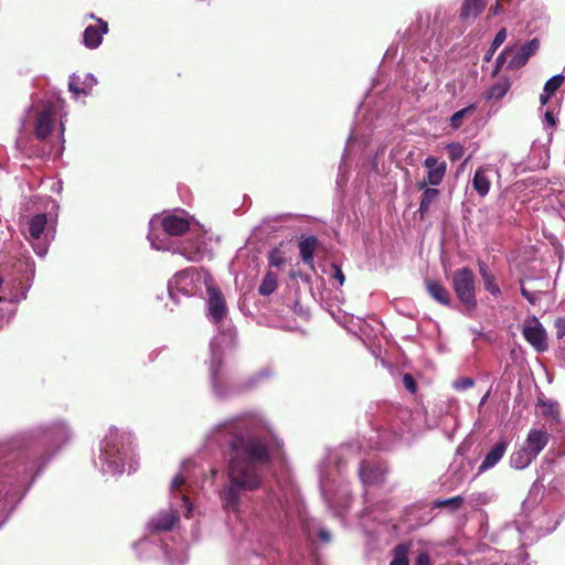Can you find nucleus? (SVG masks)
<instances>
[{"mask_svg": "<svg viewBox=\"0 0 565 565\" xmlns=\"http://www.w3.org/2000/svg\"><path fill=\"white\" fill-rule=\"evenodd\" d=\"M327 466L328 467H335L338 470H340V468L338 467V456L337 455H330L327 459Z\"/></svg>", "mask_w": 565, "mask_h": 565, "instance_id": "5fc2aeb1", "label": "nucleus"}, {"mask_svg": "<svg viewBox=\"0 0 565 565\" xmlns=\"http://www.w3.org/2000/svg\"><path fill=\"white\" fill-rule=\"evenodd\" d=\"M409 545L398 544L393 548V559L390 565H409Z\"/></svg>", "mask_w": 565, "mask_h": 565, "instance_id": "c85d7f7f", "label": "nucleus"}, {"mask_svg": "<svg viewBox=\"0 0 565 565\" xmlns=\"http://www.w3.org/2000/svg\"><path fill=\"white\" fill-rule=\"evenodd\" d=\"M318 536L324 543H329L331 541V534L327 530H320Z\"/></svg>", "mask_w": 565, "mask_h": 565, "instance_id": "864d4df0", "label": "nucleus"}, {"mask_svg": "<svg viewBox=\"0 0 565 565\" xmlns=\"http://www.w3.org/2000/svg\"><path fill=\"white\" fill-rule=\"evenodd\" d=\"M544 119L551 127H554L556 125V118L552 111H546L544 115Z\"/></svg>", "mask_w": 565, "mask_h": 565, "instance_id": "603ef678", "label": "nucleus"}, {"mask_svg": "<svg viewBox=\"0 0 565 565\" xmlns=\"http://www.w3.org/2000/svg\"><path fill=\"white\" fill-rule=\"evenodd\" d=\"M451 286L458 300L467 309L476 308V276L471 269L468 267L457 269L452 275Z\"/></svg>", "mask_w": 565, "mask_h": 565, "instance_id": "423d86ee", "label": "nucleus"}, {"mask_svg": "<svg viewBox=\"0 0 565 565\" xmlns=\"http://www.w3.org/2000/svg\"><path fill=\"white\" fill-rule=\"evenodd\" d=\"M449 159L457 161L463 156V147L460 143L448 145Z\"/></svg>", "mask_w": 565, "mask_h": 565, "instance_id": "c9c22d12", "label": "nucleus"}, {"mask_svg": "<svg viewBox=\"0 0 565 565\" xmlns=\"http://www.w3.org/2000/svg\"><path fill=\"white\" fill-rule=\"evenodd\" d=\"M479 274L482 278L484 288L493 296L500 295L501 290L495 282L494 275L488 269L484 262L478 260Z\"/></svg>", "mask_w": 565, "mask_h": 565, "instance_id": "5701e85b", "label": "nucleus"}, {"mask_svg": "<svg viewBox=\"0 0 565 565\" xmlns=\"http://www.w3.org/2000/svg\"><path fill=\"white\" fill-rule=\"evenodd\" d=\"M247 419L228 420L217 427L214 439L227 448L230 489L227 494H237L247 484Z\"/></svg>", "mask_w": 565, "mask_h": 565, "instance_id": "f257e3e1", "label": "nucleus"}, {"mask_svg": "<svg viewBox=\"0 0 565 565\" xmlns=\"http://www.w3.org/2000/svg\"><path fill=\"white\" fill-rule=\"evenodd\" d=\"M552 95L545 90H543V93L541 94L540 96V102L542 105H545L547 103V100L550 99Z\"/></svg>", "mask_w": 565, "mask_h": 565, "instance_id": "6e6d98bb", "label": "nucleus"}, {"mask_svg": "<svg viewBox=\"0 0 565 565\" xmlns=\"http://www.w3.org/2000/svg\"><path fill=\"white\" fill-rule=\"evenodd\" d=\"M34 131L36 138L44 140L52 131L55 108L50 102H40L34 106Z\"/></svg>", "mask_w": 565, "mask_h": 565, "instance_id": "6e6552de", "label": "nucleus"}, {"mask_svg": "<svg viewBox=\"0 0 565 565\" xmlns=\"http://www.w3.org/2000/svg\"><path fill=\"white\" fill-rule=\"evenodd\" d=\"M415 565H430V556L428 552L422 551L418 553Z\"/></svg>", "mask_w": 565, "mask_h": 565, "instance_id": "a18cd8bd", "label": "nucleus"}, {"mask_svg": "<svg viewBox=\"0 0 565 565\" xmlns=\"http://www.w3.org/2000/svg\"><path fill=\"white\" fill-rule=\"evenodd\" d=\"M403 384L406 387L407 391L411 393H415L416 391V383L415 380L411 374H404L403 376Z\"/></svg>", "mask_w": 565, "mask_h": 565, "instance_id": "37998d69", "label": "nucleus"}, {"mask_svg": "<svg viewBox=\"0 0 565 565\" xmlns=\"http://www.w3.org/2000/svg\"><path fill=\"white\" fill-rule=\"evenodd\" d=\"M385 472L384 463L367 459L360 463L359 478L365 489L375 488L384 482Z\"/></svg>", "mask_w": 565, "mask_h": 565, "instance_id": "1a4fd4ad", "label": "nucleus"}, {"mask_svg": "<svg viewBox=\"0 0 565 565\" xmlns=\"http://www.w3.org/2000/svg\"><path fill=\"white\" fill-rule=\"evenodd\" d=\"M209 252V243L200 228H191V237L180 247L179 253L190 262H199Z\"/></svg>", "mask_w": 565, "mask_h": 565, "instance_id": "f8f14e48", "label": "nucleus"}, {"mask_svg": "<svg viewBox=\"0 0 565 565\" xmlns=\"http://www.w3.org/2000/svg\"><path fill=\"white\" fill-rule=\"evenodd\" d=\"M490 10H491V12H492L493 14H498V13L500 12V10H501L500 4H499V3H497V4H495L494 7H492Z\"/></svg>", "mask_w": 565, "mask_h": 565, "instance_id": "13d9d810", "label": "nucleus"}, {"mask_svg": "<svg viewBox=\"0 0 565 565\" xmlns=\"http://www.w3.org/2000/svg\"><path fill=\"white\" fill-rule=\"evenodd\" d=\"M521 294L531 303H535L540 299V296H541L540 291H537V290H530L524 285H522V287H521Z\"/></svg>", "mask_w": 565, "mask_h": 565, "instance_id": "4c0bfd02", "label": "nucleus"}, {"mask_svg": "<svg viewBox=\"0 0 565 565\" xmlns=\"http://www.w3.org/2000/svg\"><path fill=\"white\" fill-rule=\"evenodd\" d=\"M318 241L316 237L310 236L301 239L299 243V249L302 260L306 264H311L313 260V253L317 248Z\"/></svg>", "mask_w": 565, "mask_h": 565, "instance_id": "a878e982", "label": "nucleus"}, {"mask_svg": "<svg viewBox=\"0 0 565 565\" xmlns=\"http://www.w3.org/2000/svg\"><path fill=\"white\" fill-rule=\"evenodd\" d=\"M333 269H334V274H333L334 279L338 280L340 286L343 285L344 280H345L344 274L338 266H333Z\"/></svg>", "mask_w": 565, "mask_h": 565, "instance_id": "8fccbe9b", "label": "nucleus"}, {"mask_svg": "<svg viewBox=\"0 0 565 565\" xmlns=\"http://www.w3.org/2000/svg\"><path fill=\"white\" fill-rule=\"evenodd\" d=\"M239 498L241 497H235V495H232V497H227L226 499V502H225V508L227 510H233L235 511L237 505H238V501H239Z\"/></svg>", "mask_w": 565, "mask_h": 565, "instance_id": "de8ad7c7", "label": "nucleus"}, {"mask_svg": "<svg viewBox=\"0 0 565 565\" xmlns=\"http://www.w3.org/2000/svg\"><path fill=\"white\" fill-rule=\"evenodd\" d=\"M447 12L439 8L435 10L433 21H430V14H427L425 24L427 28L431 25V28L436 30L441 26L447 21Z\"/></svg>", "mask_w": 565, "mask_h": 565, "instance_id": "473e14b6", "label": "nucleus"}, {"mask_svg": "<svg viewBox=\"0 0 565 565\" xmlns=\"http://www.w3.org/2000/svg\"><path fill=\"white\" fill-rule=\"evenodd\" d=\"M191 466V461H184L182 466V471L178 476H175L171 481V491H189L191 490L190 484L186 481L188 478V468Z\"/></svg>", "mask_w": 565, "mask_h": 565, "instance_id": "bb28decb", "label": "nucleus"}, {"mask_svg": "<svg viewBox=\"0 0 565 565\" xmlns=\"http://www.w3.org/2000/svg\"><path fill=\"white\" fill-rule=\"evenodd\" d=\"M282 444L273 434L264 418L249 412V467L252 463H267L280 454ZM259 478L249 471V492L258 489Z\"/></svg>", "mask_w": 565, "mask_h": 565, "instance_id": "f03ea898", "label": "nucleus"}, {"mask_svg": "<svg viewBox=\"0 0 565 565\" xmlns=\"http://www.w3.org/2000/svg\"><path fill=\"white\" fill-rule=\"evenodd\" d=\"M285 263L281 253L278 249H274L269 254V265L274 267H280Z\"/></svg>", "mask_w": 565, "mask_h": 565, "instance_id": "58836bf2", "label": "nucleus"}, {"mask_svg": "<svg viewBox=\"0 0 565 565\" xmlns=\"http://www.w3.org/2000/svg\"><path fill=\"white\" fill-rule=\"evenodd\" d=\"M68 88L75 95H78L81 93L82 94H87V89L86 88L78 86V77H76V76H72L71 77L70 83H68Z\"/></svg>", "mask_w": 565, "mask_h": 565, "instance_id": "a19ab883", "label": "nucleus"}, {"mask_svg": "<svg viewBox=\"0 0 565 565\" xmlns=\"http://www.w3.org/2000/svg\"><path fill=\"white\" fill-rule=\"evenodd\" d=\"M277 275L275 273H267L259 286V294L263 296L271 295L277 288Z\"/></svg>", "mask_w": 565, "mask_h": 565, "instance_id": "c756f323", "label": "nucleus"}, {"mask_svg": "<svg viewBox=\"0 0 565 565\" xmlns=\"http://www.w3.org/2000/svg\"><path fill=\"white\" fill-rule=\"evenodd\" d=\"M156 224H160L167 235H181L185 231H191L190 220L184 212H174L167 214L162 218L153 217L150 221V227L153 228Z\"/></svg>", "mask_w": 565, "mask_h": 565, "instance_id": "9d476101", "label": "nucleus"}, {"mask_svg": "<svg viewBox=\"0 0 565 565\" xmlns=\"http://www.w3.org/2000/svg\"><path fill=\"white\" fill-rule=\"evenodd\" d=\"M424 167L427 169V178L418 183V188L424 189L426 185H439L445 178L447 163L444 160L430 156L425 159Z\"/></svg>", "mask_w": 565, "mask_h": 565, "instance_id": "4468645a", "label": "nucleus"}, {"mask_svg": "<svg viewBox=\"0 0 565 565\" xmlns=\"http://www.w3.org/2000/svg\"><path fill=\"white\" fill-rule=\"evenodd\" d=\"M536 457H534L525 447L514 451L510 457V463L515 469L526 468Z\"/></svg>", "mask_w": 565, "mask_h": 565, "instance_id": "393cba45", "label": "nucleus"}, {"mask_svg": "<svg viewBox=\"0 0 565 565\" xmlns=\"http://www.w3.org/2000/svg\"><path fill=\"white\" fill-rule=\"evenodd\" d=\"M97 83L96 78L92 74H87L84 81V88L87 89V93L93 88V86Z\"/></svg>", "mask_w": 565, "mask_h": 565, "instance_id": "09e8293b", "label": "nucleus"}, {"mask_svg": "<svg viewBox=\"0 0 565 565\" xmlns=\"http://www.w3.org/2000/svg\"><path fill=\"white\" fill-rule=\"evenodd\" d=\"M266 375L265 373H262V374H257L253 377V382H258L260 380L262 376Z\"/></svg>", "mask_w": 565, "mask_h": 565, "instance_id": "bf43d9fd", "label": "nucleus"}, {"mask_svg": "<svg viewBox=\"0 0 565 565\" xmlns=\"http://www.w3.org/2000/svg\"><path fill=\"white\" fill-rule=\"evenodd\" d=\"M473 385V381L469 377L459 379L454 383L455 388L457 390H467Z\"/></svg>", "mask_w": 565, "mask_h": 565, "instance_id": "79ce46f5", "label": "nucleus"}, {"mask_svg": "<svg viewBox=\"0 0 565 565\" xmlns=\"http://www.w3.org/2000/svg\"><path fill=\"white\" fill-rule=\"evenodd\" d=\"M550 439V435L542 429H531L527 434L525 440V448L534 456L537 457L539 454L545 448Z\"/></svg>", "mask_w": 565, "mask_h": 565, "instance_id": "aec40b11", "label": "nucleus"}, {"mask_svg": "<svg viewBox=\"0 0 565 565\" xmlns=\"http://www.w3.org/2000/svg\"><path fill=\"white\" fill-rule=\"evenodd\" d=\"M130 444L131 436L129 434L109 433L102 443V454L99 456L103 473L115 476L125 471L130 473L137 470L138 461L132 456Z\"/></svg>", "mask_w": 565, "mask_h": 565, "instance_id": "7ed1b4c3", "label": "nucleus"}, {"mask_svg": "<svg viewBox=\"0 0 565 565\" xmlns=\"http://www.w3.org/2000/svg\"><path fill=\"white\" fill-rule=\"evenodd\" d=\"M488 396H489V393H487V394L481 398V401H480V406H482V405L486 403V401H487Z\"/></svg>", "mask_w": 565, "mask_h": 565, "instance_id": "052dcab7", "label": "nucleus"}, {"mask_svg": "<svg viewBox=\"0 0 565 565\" xmlns=\"http://www.w3.org/2000/svg\"><path fill=\"white\" fill-rule=\"evenodd\" d=\"M486 0H463L460 17L463 20L475 19L484 8Z\"/></svg>", "mask_w": 565, "mask_h": 565, "instance_id": "b1692460", "label": "nucleus"}, {"mask_svg": "<svg viewBox=\"0 0 565 565\" xmlns=\"http://www.w3.org/2000/svg\"><path fill=\"white\" fill-rule=\"evenodd\" d=\"M509 88L510 84L508 81L499 82L489 88L487 97L489 99H500L508 93Z\"/></svg>", "mask_w": 565, "mask_h": 565, "instance_id": "2f4dec72", "label": "nucleus"}, {"mask_svg": "<svg viewBox=\"0 0 565 565\" xmlns=\"http://www.w3.org/2000/svg\"><path fill=\"white\" fill-rule=\"evenodd\" d=\"M329 476H328V472L324 471L323 469L320 470V486H321V491L323 493H327L329 492L331 489L329 488Z\"/></svg>", "mask_w": 565, "mask_h": 565, "instance_id": "c03bdc74", "label": "nucleus"}, {"mask_svg": "<svg viewBox=\"0 0 565 565\" xmlns=\"http://www.w3.org/2000/svg\"><path fill=\"white\" fill-rule=\"evenodd\" d=\"M25 238L31 243L36 255L43 257L55 236L53 223H49L44 213L32 216L24 228Z\"/></svg>", "mask_w": 565, "mask_h": 565, "instance_id": "39448f33", "label": "nucleus"}, {"mask_svg": "<svg viewBox=\"0 0 565 565\" xmlns=\"http://www.w3.org/2000/svg\"><path fill=\"white\" fill-rule=\"evenodd\" d=\"M212 280L211 275L203 269H188L178 273L169 281V295L171 298H174L175 291L184 296L203 295Z\"/></svg>", "mask_w": 565, "mask_h": 565, "instance_id": "20e7f679", "label": "nucleus"}, {"mask_svg": "<svg viewBox=\"0 0 565 565\" xmlns=\"http://www.w3.org/2000/svg\"><path fill=\"white\" fill-rule=\"evenodd\" d=\"M507 39V30L505 29H501L499 30V32L497 33V35L494 36L493 39V42L491 44V52H490V55L499 47L502 45V43L505 41Z\"/></svg>", "mask_w": 565, "mask_h": 565, "instance_id": "e433bc0d", "label": "nucleus"}, {"mask_svg": "<svg viewBox=\"0 0 565 565\" xmlns=\"http://www.w3.org/2000/svg\"><path fill=\"white\" fill-rule=\"evenodd\" d=\"M522 334L537 352H544L547 350L548 344L546 331L535 317L524 321Z\"/></svg>", "mask_w": 565, "mask_h": 565, "instance_id": "ddd939ff", "label": "nucleus"}, {"mask_svg": "<svg viewBox=\"0 0 565 565\" xmlns=\"http://www.w3.org/2000/svg\"><path fill=\"white\" fill-rule=\"evenodd\" d=\"M182 499V503H183V508L185 509V518H191L192 515V511H193V503L191 502V497H188V495H184V497H181Z\"/></svg>", "mask_w": 565, "mask_h": 565, "instance_id": "49530a36", "label": "nucleus"}, {"mask_svg": "<svg viewBox=\"0 0 565 565\" xmlns=\"http://www.w3.org/2000/svg\"><path fill=\"white\" fill-rule=\"evenodd\" d=\"M473 111H475V106L473 105H470V106H468L466 108H462V109L456 111L450 117V126H451V128L452 129L460 128L463 125V120L466 118L470 117Z\"/></svg>", "mask_w": 565, "mask_h": 565, "instance_id": "7c9ffc66", "label": "nucleus"}, {"mask_svg": "<svg viewBox=\"0 0 565 565\" xmlns=\"http://www.w3.org/2000/svg\"><path fill=\"white\" fill-rule=\"evenodd\" d=\"M555 327L557 329V337L562 338L565 335V321L562 319L556 320Z\"/></svg>", "mask_w": 565, "mask_h": 565, "instance_id": "3c124183", "label": "nucleus"}, {"mask_svg": "<svg viewBox=\"0 0 565 565\" xmlns=\"http://www.w3.org/2000/svg\"><path fill=\"white\" fill-rule=\"evenodd\" d=\"M179 520V514L177 510L169 509L159 512L149 521V527L152 532H168L171 531L174 524Z\"/></svg>", "mask_w": 565, "mask_h": 565, "instance_id": "dca6fc26", "label": "nucleus"}, {"mask_svg": "<svg viewBox=\"0 0 565 565\" xmlns=\"http://www.w3.org/2000/svg\"><path fill=\"white\" fill-rule=\"evenodd\" d=\"M205 292L209 297L207 306H209V317L214 321L218 322L225 316V302L221 297L220 291L214 286L213 281L207 286Z\"/></svg>", "mask_w": 565, "mask_h": 565, "instance_id": "2eb2a0df", "label": "nucleus"}, {"mask_svg": "<svg viewBox=\"0 0 565 565\" xmlns=\"http://www.w3.org/2000/svg\"><path fill=\"white\" fill-rule=\"evenodd\" d=\"M422 190L424 192L422 194L418 213L420 218H424L428 214L430 206L437 202L440 193L439 190L427 188V185Z\"/></svg>", "mask_w": 565, "mask_h": 565, "instance_id": "4be33fe9", "label": "nucleus"}, {"mask_svg": "<svg viewBox=\"0 0 565 565\" xmlns=\"http://www.w3.org/2000/svg\"><path fill=\"white\" fill-rule=\"evenodd\" d=\"M509 443L505 439L498 441L484 456L481 465L478 468L479 472H484L493 468L504 456Z\"/></svg>", "mask_w": 565, "mask_h": 565, "instance_id": "a211bd4d", "label": "nucleus"}, {"mask_svg": "<svg viewBox=\"0 0 565 565\" xmlns=\"http://www.w3.org/2000/svg\"><path fill=\"white\" fill-rule=\"evenodd\" d=\"M463 503L462 497H451L446 500H439L434 502L433 508H446L450 511H456L461 508Z\"/></svg>", "mask_w": 565, "mask_h": 565, "instance_id": "72a5a7b5", "label": "nucleus"}, {"mask_svg": "<svg viewBox=\"0 0 565 565\" xmlns=\"http://www.w3.org/2000/svg\"><path fill=\"white\" fill-rule=\"evenodd\" d=\"M492 173L493 169L489 164L479 167L475 172L472 178V188L482 198L490 191Z\"/></svg>", "mask_w": 565, "mask_h": 565, "instance_id": "f3484780", "label": "nucleus"}, {"mask_svg": "<svg viewBox=\"0 0 565 565\" xmlns=\"http://www.w3.org/2000/svg\"><path fill=\"white\" fill-rule=\"evenodd\" d=\"M209 252V243L200 228H191V237L180 247L179 253L190 262H199Z\"/></svg>", "mask_w": 565, "mask_h": 565, "instance_id": "9b49d317", "label": "nucleus"}, {"mask_svg": "<svg viewBox=\"0 0 565 565\" xmlns=\"http://www.w3.org/2000/svg\"><path fill=\"white\" fill-rule=\"evenodd\" d=\"M148 238L150 241V244H151L152 248L158 249V250L169 249V246L166 244V238H163V239H160V238L156 239L153 237L152 232L149 233Z\"/></svg>", "mask_w": 565, "mask_h": 565, "instance_id": "ea45409f", "label": "nucleus"}, {"mask_svg": "<svg viewBox=\"0 0 565 565\" xmlns=\"http://www.w3.org/2000/svg\"><path fill=\"white\" fill-rule=\"evenodd\" d=\"M564 77L562 75H555L551 77L544 85V90L553 95L562 85Z\"/></svg>", "mask_w": 565, "mask_h": 565, "instance_id": "f704fd0d", "label": "nucleus"}, {"mask_svg": "<svg viewBox=\"0 0 565 565\" xmlns=\"http://www.w3.org/2000/svg\"><path fill=\"white\" fill-rule=\"evenodd\" d=\"M540 47L537 39H533L525 44L507 47L497 58V68L507 63L508 68L518 70L526 64L529 58L534 55Z\"/></svg>", "mask_w": 565, "mask_h": 565, "instance_id": "0eeeda50", "label": "nucleus"}, {"mask_svg": "<svg viewBox=\"0 0 565 565\" xmlns=\"http://www.w3.org/2000/svg\"><path fill=\"white\" fill-rule=\"evenodd\" d=\"M99 26L88 25L83 34V42L88 49H96L102 44L103 35L108 32L105 21L98 19Z\"/></svg>", "mask_w": 565, "mask_h": 565, "instance_id": "6ab92c4d", "label": "nucleus"}, {"mask_svg": "<svg viewBox=\"0 0 565 565\" xmlns=\"http://www.w3.org/2000/svg\"><path fill=\"white\" fill-rule=\"evenodd\" d=\"M425 286L430 297L434 298L437 302L445 306L450 305V294L440 282L426 279Z\"/></svg>", "mask_w": 565, "mask_h": 565, "instance_id": "412c9836", "label": "nucleus"}, {"mask_svg": "<svg viewBox=\"0 0 565 565\" xmlns=\"http://www.w3.org/2000/svg\"><path fill=\"white\" fill-rule=\"evenodd\" d=\"M547 412H548V414H550L551 416L556 417V416H557V414H558L557 405H553V404H551V405L548 406V411H547Z\"/></svg>", "mask_w": 565, "mask_h": 565, "instance_id": "4d7b16f0", "label": "nucleus"}, {"mask_svg": "<svg viewBox=\"0 0 565 565\" xmlns=\"http://www.w3.org/2000/svg\"><path fill=\"white\" fill-rule=\"evenodd\" d=\"M221 344V339L220 338H214L212 341H211V351H212V365H211V374H212V382H213V387H214V391L216 392L217 395L220 396H225V393H223L220 388V384H218V379H217V374H216V370L214 367V361L216 360L217 358V348L220 347Z\"/></svg>", "mask_w": 565, "mask_h": 565, "instance_id": "cd10ccee", "label": "nucleus"}]
</instances>
